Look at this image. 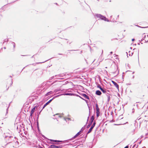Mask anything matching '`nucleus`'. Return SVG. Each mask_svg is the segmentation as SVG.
<instances>
[{"label": "nucleus", "mask_w": 148, "mask_h": 148, "mask_svg": "<svg viewBox=\"0 0 148 148\" xmlns=\"http://www.w3.org/2000/svg\"><path fill=\"white\" fill-rule=\"evenodd\" d=\"M94 16L96 17L97 18H99L100 19L105 21L107 22L110 21L106 16L100 14H96L94 15Z\"/></svg>", "instance_id": "f257e3e1"}, {"label": "nucleus", "mask_w": 148, "mask_h": 148, "mask_svg": "<svg viewBox=\"0 0 148 148\" xmlns=\"http://www.w3.org/2000/svg\"><path fill=\"white\" fill-rule=\"evenodd\" d=\"M85 139H82L81 140L77 141L75 143V145L74 146L77 145V147L75 148H77L78 146H80L81 147H82L83 143L85 141Z\"/></svg>", "instance_id": "f03ea898"}, {"label": "nucleus", "mask_w": 148, "mask_h": 148, "mask_svg": "<svg viewBox=\"0 0 148 148\" xmlns=\"http://www.w3.org/2000/svg\"><path fill=\"white\" fill-rule=\"evenodd\" d=\"M60 95H57L54 96L53 97L48 101H47L46 103L43 106L42 108V110L48 104H49L53 99H54L60 96Z\"/></svg>", "instance_id": "7ed1b4c3"}, {"label": "nucleus", "mask_w": 148, "mask_h": 148, "mask_svg": "<svg viewBox=\"0 0 148 148\" xmlns=\"http://www.w3.org/2000/svg\"><path fill=\"white\" fill-rule=\"evenodd\" d=\"M96 124V123L95 121L92 124V125L91 126L89 130L87 132V134L90 133L91 131H92V129L94 126H95V124Z\"/></svg>", "instance_id": "20e7f679"}, {"label": "nucleus", "mask_w": 148, "mask_h": 148, "mask_svg": "<svg viewBox=\"0 0 148 148\" xmlns=\"http://www.w3.org/2000/svg\"><path fill=\"white\" fill-rule=\"evenodd\" d=\"M82 133V132H81L80 131H79L78 132L77 134H76L73 137L71 138V139H70V140H73L74 139H75L76 138H77V136H79L80 134H81Z\"/></svg>", "instance_id": "39448f33"}, {"label": "nucleus", "mask_w": 148, "mask_h": 148, "mask_svg": "<svg viewBox=\"0 0 148 148\" xmlns=\"http://www.w3.org/2000/svg\"><path fill=\"white\" fill-rule=\"evenodd\" d=\"M48 140L51 142V144H54L55 143L60 142L62 141L61 140H54L49 139H48Z\"/></svg>", "instance_id": "423d86ee"}, {"label": "nucleus", "mask_w": 148, "mask_h": 148, "mask_svg": "<svg viewBox=\"0 0 148 148\" xmlns=\"http://www.w3.org/2000/svg\"><path fill=\"white\" fill-rule=\"evenodd\" d=\"M112 82L114 84L115 87L117 88V89L119 90V85L115 81L112 80Z\"/></svg>", "instance_id": "0eeeda50"}, {"label": "nucleus", "mask_w": 148, "mask_h": 148, "mask_svg": "<svg viewBox=\"0 0 148 148\" xmlns=\"http://www.w3.org/2000/svg\"><path fill=\"white\" fill-rule=\"evenodd\" d=\"M73 93H65L62 94L60 95H60V96L62 95H70V96H73Z\"/></svg>", "instance_id": "6e6552de"}, {"label": "nucleus", "mask_w": 148, "mask_h": 148, "mask_svg": "<svg viewBox=\"0 0 148 148\" xmlns=\"http://www.w3.org/2000/svg\"><path fill=\"white\" fill-rule=\"evenodd\" d=\"M5 138H7L8 137V141L9 142L8 143H7V144H9L10 143H11V138H12L13 137L12 136H10L9 137H8V136H5Z\"/></svg>", "instance_id": "1a4fd4ad"}, {"label": "nucleus", "mask_w": 148, "mask_h": 148, "mask_svg": "<svg viewBox=\"0 0 148 148\" xmlns=\"http://www.w3.org/2000/svg\"><path fill=\"white\" fill-rule=\"evenodd\" d=\"M36 107H34L30 111V116H32V114H33L34 113L35 110H36Z\"/></svg>", "instance_id": "9d476101"}, {"label": "nucleus", "mask_w": 148, "mask_h": 148, "mask_svg": "<svg viewBox=\"0 0 148 148\" xmlns=\"http://www.w3.org/2000/svg\"><path fill=\"white\" fill-rule=\"evenodd\" d=\"M80 95H81L83 97L87 99H88V100L90 99V98H89V97L87 96L85 94H84V93L81 94H80Z\"/></svg>", "instance_id": "9b49d317"}, {"label": "nucleus", "mask_w": 148, "mask_h": 148, "mask_svg": "<svg viewBox=\"0 0 148 148\" xmlns=\"http://www.w3.org/2000/svg\"><path fill=\"white\" fill-rule=\"evenodd\" d=\"M95 94L98 96H100L102 94L101 92L99 90H97L95 92Z\"/></svg>", "instance_id": "f8f14e48"}, {"label": "nucleus", "mask_w": 148, "mask_h": 148, "mask_svg": "<svg viewBox=\"0 0 148 148\" xmlns=\"http://www.w3.org/2000/svg\"><path fill=\"white\" fill-rule=\"evenodd\" d=\"M90 106H91V105H89L88 104V108L89 110V116H90V115L91 114V110H92V107H91V108H90Z\"/></svg>", "instance_id": "ddd939ff"}, {"label": "nucleus", "mask_w": 148, "mask_h": 148, "mask_svg": "<svg viewBox=\"0 0 148 148\" xmlns=\"http://www.w3.org/2000/svg\"><path fill=\"white\" fill-rule=\"evenodd\" d=\"M94 115H93L91 116V118H90V121L89 123L92 124V123L93 122L94 119Z\"/></svg>", "instance_id": "4468645a"}, {"label": "nucleus", "mask_w": 148, "mask_h": 148, "mask_svg": "<svg viewBox=\"0 0 148 148\" xmlns=\"http://www.w3.org/2000/svg\"><path fill=\"white\" fill-rule=\"evenodd\" d=\"M100 90L103 93H106V90L105 88L102 87L101 88H100Z\"/></svg>", "instance_id": "2eb2a0df"}, {"label": "nucleus", "mask_w": 148, "mask_h": 148, "mask_svg": "<svg viewBox=\"0 0 148 148\" xmlns=\"http://www.w3.org/2000/svg\"><path fill=\"white\" fill-rule=\"evenodd\" d=\"M53 92L52 91H50L49 92L45 95V97L49 95L53 94Z\"/></svg>", "instance_id": "dca6fc26"}, {"label": "nucleus", "mask_w": 148, "mask_h": 148, "mask_svg": "<svg viewBox=\"0 0 148 148\" xmlns=\"http://www.w3.org/2000/svg\"><path fill=\"white\" fill-rule=\"evenodd\" d=\"M63 90H61L60 88H58L54 90V92L55 93H57L58 91H61Z\"/></svg>", "instance_id": "f3484780"}, {"label": "nucleus", "mask_w": 148, "mask_h": 148, "mask_svg": "<svg viewBox=\"0 0 148 148\" xmlns=\"http://www.w3.org/2000/svg\"><path fill=\"white\" fill-rule=\"evenodd\" d=\"M57 146L54 145H51L49 146V148H57Z\"/></svg>", "instance_id": "a211bd4d"}, {"label": "nucleus", "mask_w": 148, "mask_h": 148, "mask_svg": "<svg viewBox=\"0 0 148 148\" xmlns=\"http://www.w3.org/2000/svg\"><path fill=\"white\" fill-rule=\"evenodd\" d=\"M135 25L136 26H137L139 27L142 28H147L148 27V26L145 27H141L140 26L138 25Z\"/></svg>", "instance_id": "6ab92c4d"}, {"label": "nucleus", "mask_w": 148, "mask_h": 148, "mask_svg": "<svg viewBox=\"0 0 148 148\" xmlns=\"http://www.w3.org/2000/svg\"><path fill=\"white\" fill-rule=\"evenodd\" d=\"M96 85H97V87L98 88H99L100 89V88H102L101 86L98 83L96 82Z\"/></svg>", "instance_id": "aec40b11"}, {"label": "nucleus", "mask_w": 148, "mask_h": 148, "mask_svg": "<svg viewBox=\"0 0 148 148\" xmlns=\"http://www.w3.org/2000/svg\"><path fill=\"white\" fill-rule=\"evenodd\" d=\"M95 105L96 110H99V109L98 107V104H97L96 101V103L95 104Z\"/></svg>", "instance_id": "412c9836"}, {"label": "nucleus", "mask_w": 148, "mask_h": 148, "mask_svg": "<svg viewBox=\"0 0 148 148\" xmlns=\"http://www.w3.org/2000/svg\"><path fill=\"white\" fill-rule=\"evenodd\" d=\"M106 96L107 97L108 99L107 100V102H109L110 99V97L109 95H106Z\"/></svg>", "instance_id": "4be33fe9"}, {"label": "nucleus", "mask_w": 148, "mask_h": 148, "mask_svg": "<svg viewBox=\"0 0 148 148\" xmlns=\"http://www.w3.org/2000/svg\"><path fill=\"white\" fill-rule=\"evenodd\" d=\"M55 77H63V76L62 74H59L57 75H56L55 76Z\"/></svg>", "instance_id": "5701e85b"}, {"label": "nucleus", "mask_w": 148, "mask_h": 148, "mask_svg": "<svg viewBox=\"0 0 148 148\" xmlns=\"http://www.w3.org/2000/svg\"><path fill=\"white\" fill-rule=\"evenodd\" d=\"M37 130H38V133H39V134H40H40H41V131H40V130L39 129V127H37Z\"/></svg>", "instance_id": "b1692460"}, {"label": "nucleus", "mask_w": 148, "mask_h": 148, "mask_svg": "<svg viewBox=\"0 0 148 148\" xmlns=\"http://www.w3.org/2000/svg\"><path fill=\"white\" fill-rule=\"evenodd\" d=\"M42 137H43L45 139H47V140H48V138H47L44 135H43L42 134H40V135Z\"/></svg>", "instance_id": "393cba45"}, {"label": "nucleus", "mask_w": 148, "mask_h": 148, "mask_svg": "<svg viewBox=\"0 0 148 148\" xmlns=\"http://www.w3.org/2000/svg\"><path fill=\"white\" fill-rule=\"evenodd\" d=\"M51 58L50 59H48V60H46V61H44V62H37V63H37V64H40V63H44V62H46V61H47L49 60L50 59H52V58Z\"/></svg>", "instance_id": "a878e982"}, {"label": "nucleus", "mask_w": 148, "mask_h": 148, "mask_svg": "<svg viewBox=\"0 0 148 148\" xmlns=\"http://www.w3.org/2000/svg\"><path fill=\"white\" fill-rule=\"evenodd\" d=\"M8 41V39H4L3 40V44L5 42H7Z\"/></svg>", "instance_id": "bb28decb"}, {"label": "nucleus", "mask_w": 148, "mask_h": 148, "mask_svg": "<svg viewBox=\"0 0 148 148\" xmlns=\"http://www.w3.org/2000/svg\"><path fill=\"white\" fill-rule=\"evenodd\" d=\"M11 44L13 46V47L14 48L15 47V44L14 42H11Z\"/></svg>", "instance_id": "cd10ccee"}, {"label": "nucleus", "mask_w": 148, "mask_h": 148, "mask_svg": "<svg viewBox=\"0 0 148 148\" xmlns=\"http://www.w3.org/2000/svg\"><path fill=\"white\" fill-rule=\"evenodd\" d=\"M10 103L9 104L8 106L6 109V114L8 113V108L10 106Z\"/></svg>", "instance_id": "c85d7f7f"}, {"label": "nucleus", "mask_w": 148, "mask_h": 148, "mask_svg": "<svg viewBox=\"0 0 148 148\" xmlns=\"http://www.w3.org/2000/svg\"><path fill=\"white\" fill-rule=\"evenodd\" d=\"M91 124H92L91 123H89L87 126V128H89L90 127V125H91Z\"/></svg>", "instance_id": "c756f323"}, {"label": "nucleus", "mask_w": 148, "mask_h": 148, "mask_svg": "<svg viewBox=\"0 0 148 148\" xmlns=\"http://www.w3.org/2000/svg\"><path fill=\"white\" fill-rule=\"evenodd\" d=\"M73 96H75L77 97H79L80 96L78 95L77 94H75V93H73Z\"/></svg>", "instance_id": "7c9ffc66"}, {"label": "nucleus", "mask_w": 148, "mask_h": 148, "mask_svg": "<svg viewBox=\"0 0 148 148\" xmlns=\"http://www.w3.org/2000/svg\"><path fill=\"white\" fill-rule=\"evenodd\" d=\"M57 148H62L63 147L62 145H60L59 146H57Z\"/></svg>", "instance_id": "2f4dec72"}, {"label": "nucleus", "mask_w": 148, "mask_h": 148, "mask_svg": "<svg viewBox=\"0 0 148 148\" xmlns=\"http://www.w3.org/2000/svg\"><path fill=\"white\" fill-rule=\"evenodd\" d=\"M84 130V127H82L80 131L81 132H82V131H83Z\"/></svg>", "instance_id": "473e14b6"}, {"label": "nucleus", "mask_w": 148, "mask_h": 148, "mask_svg": "<svg viewBox=\"0 0 148 148\" xmlns=\"http://www.w3.org/2000/svg\"><path fill=\"white\" fill-rule=\"evenodd\" d=\"M36 126H37V127H39L38 122V120L37 121V122H36Z\"/></svg>", "instance_id": "72a5a7b5"}, {"label": "nucleus", "mask_w": 148, "mask_h": 148, "mask_svg": "<svg viewBox=\"0 0 148 148\" xmlns=\"http://www.w3.org/2000/svg\"><path fill=\"white\" fill-rule=\"evenodd\" d=\"M123 116V115H120L119 116V119H122L123 118V117H122Z\"/></svg>", "instance_id": "f704fd0d"}, {"label": "nucleus", "mask_w": 148, "mask_h": 148, "mask_svg": "<svg viewBox=\"0 0 148 148\" xmlns=\"http://www.w3.org/2000/svg\"><path fill=\"white\" fill-rule=\"evenodd\" d=\"M88 134H87V133L86 135H85V136H84V139H86V138L87 137V135H88Z\"/></svg>", "instance_id": "c9c22d12"}, {"label": "nucleus", "mask_w": 148, "mask_h": 148, "mask_svg": "<svg viewBox=\"0 0 148 148\" xmlns=\"http://www.w3.org/2000/svg\"><path fill=\"white\" fill-rule=\"evenodd\" d=\"M145 34H144L143 36V40H144L145 38L146 37V35H144Z\"/></svg>", "instance_id": "e433bc0d"}, {"label": "nucleus", "mask_w": 148, "mask_h": 148, "mask_svg": "<svg viewBox=\"0 0 148 148\" xmlns=\"http://www.w3.org/2000/svg\"><path fill=\"white\" fill-rule=\"evenodd\" d=\"M39 105L37 104L34 107H36V109L39 107Z\"/></svg>", "instance_id": "4c0bfd02"}, {"label": "nucleus", "mask_w": 148, "mask_h": 148, "mask_svg": "<svg viewBox=\"0 0 148 148\" xmlns=\"http://www.w3.org/2000/svg\"><path fill=\"white\" fill-rule=\"evenodd\" d=\"M42 110L40 111V112H38L37 113V114H38V115H39L40 114L41 112H42Z\"/></svg>", "instance_id": "58836bf2"}, {"label": "nucleus", "mask_w": 148, "mask_h": 148, "mask_svg": "<svg viewBox=\"0 0 148 148\" xmlns=\"http://www.w3.org/2000/svg\"><path fill=\"white\" fill-rule=\"evenodd\" d=\"M54 76H53L49 78V80H51L53 79L54 78Z\"/></svg>", "instance_id": "ea45409f"}, {"label": "nucleus", "mask_w": 148, "mask_h": 148, "mask_svg": "<svg viewBox=\"0 0 148 148\" xmlns=\"http://www.w3.org/2000/svg\"><path fill=\"white\" fill-rule=\"evenodd\" d=\"M89 116H88V118H87V122L86 123V124L88 122V121L89 120Z\"/></svg>", "instance_id": "a19ab883"}, {"label": "nucleus", "mask_w": 148, "mask_h": 148, "mask_svg": "<svg viewBox=\"0 0 148 148\" xmlns=\"http://www.w3.org/2000/svg\"><path fill=\"white\" fill-rule=\"evenodd\" d=\"M100 114L99 110H96V113Z\"/></svg>", "instance_id": "79ce46f5"}, {"label": "nucleus", "mask_w": 148, "mask_h": 148, "mask_svg": "<svg viewBox=\"0 0 148 148\" xmlns=\"http://www.w3.org/2000/svg\"><path fill=\"white\" fill-rule=\"evenodd\" d=\"M48 140L47 141V142L48 143H51V142L50 140Z\"/></svg>", "instance_id": "37998d69"}, {"label": "nucleus", "mask_w": 148, "mask_h": 148, "mask_svg": "<svg viewBox=\"0 0 148 148\" xmlns=\"http://www.w3.org/2000/svg\"><path fill=\"white\" fill-rule=\"evenodd\" d=\"M99 116V114H98L97 113L96 114V116L97 118H98Z\"/></svg>", "instance_id": "c03bdc74"}, {"label": "nucleus", "mask_w": 148, "mask_h": 148, "mask_svg": "<svg viewBox=\"0 0 148 148\" xmlns=\"http://www.w3.org/2000/svg\"><path fill=\"white\" fill-rule=\"evenodd\" d=\"M84 100L86 102V103H87V104L88 105V101L85 99H84Z\"/></svg>", "instance_id": "a18cd8bd"}, {"label": "nucleus", "mask_w": 148, "mask_h": 148, "mask_svg": "<svg viewBox=\"0 0 148 148\" xmlns=\"http://www.w3.org/2000/svg\"><path fill=\"white\" fill-rule=\"evenodd\" d=\"M11 83H10V86H11L12 85V79H11Z\"/></svg>", "instance_id": "49530a36"}, {"label": "nucleus", "mask_w": 148, "mask_h": 148, "mask_svg": "<svg viewBox=\"0 0 148 148\" xmlns=\"http://www.w3.org/2000/svg\"><path fill=\"white\" fill-rule=\"evenodd\" d=\"M134 108H133L132 109V113H134Z\"/></svg>", "instance_id": "de8ad7c7"}, {"label": "nucleus", "mask_w": 148, "mask_h": 148, "mask_svg": "<svg viewBox=\"0 0 148 148\" xmlns=\"http://www.w3.org/2000/svg\"><path fill=\"white\" fill-rule=\"evenodd\" d=\"M133 53L132 52L131 53H131H130L129 54V56H131L132 55V54H133Z\"/></svg>", "instance_id": "09e8293b"}, {"label": "nucleus", "mask_w": 148, "mask_h": 148, "mask_svg": "<svg viewBox=\"0 0 148 148\" xmlns=\"http://www.w3.org/2000/svg\"><path fill=\"white\" fill-rule=\"evenodd\" d=\"M79 97L81 98V99H82L83 100H84V98H82V97L81 96H80V97Z\"/></svg>", "instance_id": "8fccbe9b"}, {"label": "nucleus", "mask_w": 148, "mask_h": 148, "mask_svg": "<svg viewBox=\"0 0 148 148\" xmlns=\"http://www.w3.org/2000/svg\"><path fill=\"white\" fill-rule=\"evenodd\" d=\"M66 119H68V120H70V121H71V119L70 118H66Z\"/></svg>", "instance_id": "3c124183"}, {"label": "nucleus", "mask_w": 148, "mask_h": 148, "mask_svg": "<svg viewBox=\"0 0 148 148\" xmlns=\"http://www.w3.org/2000/svg\"><path fill=\"white\" fill-rule=\"evenodd\" d=\"M136 146V144H134L132 148H134V147H135Z\"/></svg>", "instance_id": "603ef678"}, {"label": "nucleus", "mask_w": 148, "mask_h": 148, "mask_svg": "<svg viewBox=\"0 0 148 148\" xmlns=\"http://www.w3.org/2000/svg\"><path fill=\"white\" fill-rule=\"evenodd\" d=\"M57 79H64V78H57Z\"/></svg>", "instance_id": "864d4df0"}, {"label": "nucleus", "mask_w": 148, "mask_h": 148, "mask_svg": "<svg viewBox=\"0 0 148 148\" xmlns=\"http://www.w3.org/2000/svg\"><path fill=\"white\" fill-rule=\"evenodd\" d=\"M129 148L128 145H127L124 148Z\"/></svg>", "instance_id": "5fc2aeb1"}, {"label": "nucleus", "mask_w": 148, "mask_h": 148, "mask_svg": "<svg viewBox=\"0 0 148 148\" xmlns=\"http://www.w3.org/2000/svg\"><path fill=\"white\" fill-rule=\"evenodd\" d=\"M135 40V39L134 38H132V41H134Z\"/></svg>", "instance_id": "6e6d98bb"}, {"label": "nucleus", "mask_w": 148, "mask_h": 148, "mask_svg": "<svg viewBox=\"0 0 148 148\" xmlns=\"http://www.w3.org/2000/svg\"><path fill=\"white\" fill-rule=\"evenodd\" d=\"M143 40V39H141L140 40H139V42H140L141 41H142Z\"/></svg>", "instance_id": "4d7b16f0"}, {"label": "nucleus", "mask_w": 148, "mask_h": 148, "mask_svg": "<svg viewBox=\"0 0 148 148\" xmlns=\"http://www.w3.org/2000/svg\"><path fill=\"white\" fill-rule=\"evenodd\" d=\"M141 143V140L138 143V144H140Z\"/></svg>", "instance_id": "13d9d810"}, {"label": "nucleus", "mask_w": 148, "mask_h": 148, "mask_svg": "<svg viewBox=\"0 0 148 148\" xmlns=\"http://www.w3.org/2000/svg\"><path fill=\"white\" fill-rule=\"evenodd\" d=\"M131 84H130V83H128V84H126L127 85H130Z\"/></svg>", "instance_id": "bf43d9fd"}, {"label": "nucleus", "mask_w": 148, "mask_h": 148, "mask_svg": "<svg viewBox=\"0 0 148 148\" xmlns=\"http://www.w3.org/2000/svg\"><path fill=\"white\" fill-rule=\"evenodd\" d=\"M15 143H17L18 144H19L18 142V141H16V142L15 141Z\"/></svg>", "instance_id": "052dcab7"}, {"label": "nucleus", "mask_w": 148, "mask_h": 148, "mask_svg": "<svg viewBox=\"0 0 148 148\" xmlns=\"http://www.w3.org/2000/svg\"><path fill=\"white\" fill-rule=\"evenodd\" d=\"M124 76L123 75H122V79H124Z\"/></svg>", "instance_id": "680f3d73"}, {"label": "nucleus", "mask_w": 148, "mask_h": 148, "mask_svg": "<svg viewBox=\"0 0 148 148\" xmlns=\"http://www.w3.org/2000/svg\"><path fill=\"white\" fill-rule=\"evenodd\" d=\"M113 53V52L112 51H111L110 52V54H112Z\"/></svg>", "instance_id": "e2e57ef3"}, {"label": "nucleus", "mask_w": 148, "mask_h": 148, "mask_svg": "<svg viewBox=\"0 0 148 148\" xmlns=\"http://www.w3.org/2000/svg\"><path fill=\"white\" fill-rule=\"evenodd\" d=\"M59 117H60V118H61V117H62V116H61V115H59Z\"/></svg>", "instance_id": "0e129e2a"}, {"label": "nucleus", "mask_w": 148, "mask_h": 148, "mask_svg": "<svg viewBox=\"0 0 148 148\" xmlns=\"http://www.w3.org/2000/svg\"><path fill=\"white\" fill-rule=\"evenodd\" d=\"M39 148H44L40 146L39 147Z\"/></svg>", "instance_id": "69168bd1"}, {"label": "nucleus", "mask_w": 148, "mask_h": 148, "mask_svg": "<svg viewBox=\"0 0 148 148\" xmlns=\"http://www.w3.org/2000/svg\"><path fill=\"white\" fill-rule=\"evenodd\" d=\"M148 42V40L146 41V40H145V42Z\"/></svg>", "instance_id": "338daca9"}, {"label": "nucleus", "mask_w": 148, "mask_h": 148, "mask_svg": "<svg viewBox=\"0 0 148 148\" xmlns=\"http://www.w3.org/2000/svg\"><path fill=\"white\" fill-rule=\"evenodd\" d=\"M142 148H146V147L145 146L143 147H142Z\"/></svg>", "instance_id": "774afa93"}]
</instances>
